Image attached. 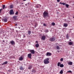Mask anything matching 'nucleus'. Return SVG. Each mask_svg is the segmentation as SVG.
Wrapping results in <instances>:
<instances>
[{
  "mask_svg": "<svg viewBox=\"0 0 74 74\" xmlns=\"http://www.w3.org/2000/svg\"><path fill=\"white\" fill-rule=\"evenodd\" d=\"M60 74H62L63 73V70H61L60 71Z\"/></svg>",
  "mask_w": 74,
  "mask_h": 74,
  "instance_id": "24",
  "label": "nucleus"
},
{
  "mask_svg": "<svg viewBox=\"0 0 74 74\" xmlns=\"http://www.w3.org/2000/svg\"><path fill=\"white\" fill-rule=\"evenodd\" d=\"M32 73H35L36 72V71L35 69H32Z\"/></svg>",
  "mask_w": 74,
  "mask_h": 74,
  "instance_id": "13",
  "label": "nucleus"
},
{
  "mask_svg": "<svg viewBox=\"0 0 74 74\" xmlns=\"http://www.w3.org/2000/svg\"><path fill=\"white\" fill-rule=\"evenodd\" d=\"M36 43H37V44H38V41H36Z\"/></svg>",
  "mask_w": 74,
  "mask_h": 74,
  "instance_id": "40",
  "label": "nucleus"
},
{
  "mask_svg": "<svg viewBox=\"0 0 74 74\" xmlns=\"http://www.w3.org/2000/svg\"><path fill=\"white\" fill-rule=\"evenodd\" d=\"M38 6L39 7H41V5H38Z\"/></svg>",
  "mask_w": 74,
  "mask_h": 74,
  "instance_id": "35",
  "label": "nucleus"
},
{
  "mask_svg": "<svg viewBox=\"0 0 74 74\" xmlns=\"http://www.w3.org/2000/svg\"><path fill=\"white\" fill-rule=\"evenodd\" d=\"M3 20L5 22H7V19L6 18H3Z\"/></svg>",
  "mask_w": 74,
  "mask_h": 74,
  "instance_id": "14",
  "label": "nucleus"
},
{
  "mask_svg": "<svg viewBox=\"0 0 74 74\" xmlns=\"http://www.w3.org/2000/svg\"><path fill=\"white\" fill-rule=\"evenodd\" d=\"M20 69L21 70H23V68L22 67H20Z\"/></svg>",
  "mask_w": 74,
  "mask_h": 74,
  "instance_id": "28",
  "label": "nucleus"
},
{
  "mask_svg": "<svg viewBox=\"0 0 74 74\" xmlns=\"http://www.w3.org/2000/svg\"><path fill=\"white\" fill-rule=\"evenodd\" d=\"M19 60L22 61L23 60V55H21V57L19 58Z\"/></svg>",
  "mask_w": 74,
  "mask_h": 74,
  "instance_id": "6",
  "label": "nucleus"
},
{
  "mask_svg": "<svg viewBox=\"0 0 74 74\" xmlns=\"http://www.w3.org/2000/svg\"><path fill=\"white\" fill-rule=\"evenodd\" d=\"M58 44H56V45H57Z\"/></svg>",
  "mask_w": 74,
  "mask_h": 74,
  "instance_id": "52",
  "label": "nucleus"
},
{
  "mask_svg": "<svg viewBox=\"0 0 74 74\" xmlns=\"http://www.w3.org/2000/svg\"><path fill=\"white\" fill-rule=\"evenodd\" d=\"M68 64L69 65H72L73 64V63L71 62H68Z\"/></svg>",
  "mask_w": 74,
  "mask_h": 74,
  "instance_id": "15",
  "label": "nucleus"
},
{
  "mask_svg": "<svg viewBox=\"0 0 74 74\" xmlns=\"http://www.w3.org/2000/svg\"><path fill=\"white\" fill-rule=\"evenodd\" d=\"M68 26V25L66 23L64 24V27H67Z\"/></svg>",
  "mask_w": 74,
  "mask_h": 74,
  "instance_id": "17",
  "label": "nucleus"
},
{
  "mask_svg": "<svg viewBox=\"0 0 74 74\" xmlns=\"http://www.w3.org/2000/svg\"><path fill=\"white\" fill-rule=\"evenodd\" d=\"M65 5L66 7V8H68L69 7V5L67 4H66Z\"/></svg>",
  "mask_w": 74,
  "mask_h": 74,
  "instance_id": "22",
  "label": "nucleus"
},
{
  "mask_svg": "<svg viewBox=\"0 0 74 74\" xmlns=\"http://www.w3.org/2000/svg\"><path fill=\"white\" fill-rule=\"evenodd\" d=\"M35 46L36 48H38L39 47V44H36Z\"/></svg>",
  "mask_w": 74,
  "mask_h": 74,
  "instance_id": "18",
  "label": "nucleus"
},
{
  "mask_svg": "<svg viewBox=\"0 0 74 74\" xmlns=\"http://www.w3.org/2000/svg\"><path fill=\"white\" fill-rule=\"evenodd\" d=\"M60 51H57V52H58V53H59V52H60Z\"/></svg>",
  "mask_w": 74,
  "mask_h": 74,
  "instance_id": "42",
  "label": "nucleus"
},
{
  "mask_svg": "<svg viewBox=\"0 0 74 74\" xmlns=\"http://www.w3.org/2000/svg\"><path fill=\"white\" fill-rule=\"evenodd\" d=\"M29 3H28L27 5H29Z\"/></svg>",
  "mask_w": 74,
  "mask_h": 74,
  "instance_id": "47",
  "label": "nucleus"
},
{
  "mask_svg": "<svg viewBox=\"0 0 74 74\" xmlns=\"http://www.w3.org/2000/svg\"><path fill=\"white\" fill-rule=\"evenodd\" d=\"M30 52L32 54H34V53H35V51H34V50H30Z\"/></svg>",
  "mask_w": 74,
  "mask_h": 74,
  "instance_id": "8",
  "label": "nucleus"
},
{
  "mask_svg": "<svg viewBox=\"0 0 74 74\" xmlns=\"http://www.w3.org/2000/svg\"><path fill=\"white\" fill-rule=\"evenodd\" d=\"M66 36L67 39H69V34H67Z\"/></svg>",
  "mask_w": 74,
  "mask_h": 74,
  "instance_id": "23",
  "label": "nucleus"
},
{
  "mask_svg": "<svg viewBox=\"0 0 74 74\" xmlns=\"http://www.w3.org/2000/svg\"><path fill=\"white\" fill-rule=\"evenodd\" d=\"M49 13L47 11H45L43 13V17L44 18H45L47 16H49Z\"/></svg>",
  "mask_w": 74,
  "mask_h": 74,
  "instance_id": "1",
  "label": "nucleus"
},
{
  "mask_svg": "<svg viewBox=\"0 0 74 74\" xmlns=\"http://www.w3.org/2000/svg\"><path fill=\"white\" fill-rule=\"evenodd\" d=\"M41 39L42 40H45V35L42 36L41 37Z\"/></svg>",
  "mask_w": 74,
  "mask_h": 74,
  "instance_id": "10",
  "label": "nucleus"
},
{
  "mask_svg": "<svg viewBox=\"0 0 74 74\" xmlns=\"http://www.w3.org/2000/svg\"><path fill=\"white\" fill-rule=\"evenodd\" d=\"M17 16H13V18L14 19V20H15V21L18 20V19H17Z\"/></svg>",
  "mask_w": 74,
  "mask_h": 74,
  "instance_id": "11",
  "label": "nucleus"
},
{
  "mask_svg": "<svg viewBox=\"0 0 74 74\" xmlns=\"http://www.w3.org/2000/svg\"><path fill=\"white\" fill-rule=\"evenodd\" d=\"M60 64H61V63H60V62H58V64H57V66H58V67H59V66H60Z\"/></svg>",
  "mask_w": 74,
  "mask_h": 74,
  "instance_id": "19",
  "label": "nucleus"
},
{
  "mask_svg": "<svg viewBox=\"0 0 74 74\" xmlns=\"http://www.w3.org/2000/svg\"><path fill=\"white\" fill-rule=\"evenodd\" d=\"M32 68V65L29 66V67L28 68V69H29V70H31V69Z\"/></svg>",
  "mask_w": 74,
  "mask_h": 74,
  "instance_id": "16",
  "label": "nucleus"
},
{
  "mask_svg": "<svg viewBox=\"0 0 74 74\" xmlns=\"http://www.w3.org/2000/svg\"><path fill=\"white\" fill-rule=\"evenodd\" d=\"M7 63H8V62L7 61H5L4 62V64H7Z\"/></svg>",
  "mask_w": 74,
  "mask_h": 74,
  "instance_id": "29",
  "label": "nucleus"
},
{
  "mask_svg": "<svg viewBox=\"0 0 74 74\" xmlns=\"http://www.w3.org/2000/svg\"><path fill=\"white\" fill-rule=\"evenodd\" d=\"M2 64V65H4L5 64H4V63H3Z\"/></svg>",
  "mask_w": 74,
  "mask_h": 74,
  "instance_id": "44",
  "label": "nucleus"
},
{
  "mask_svg": "<svg viewBox=\"0 0 74 74\" xmlns=\"http://www.w3.org/2000/svg\"><path fill=\"white\" fill-rule=\"evenodd\" d=\"M1 10H3V9H0V13H1Z\"/></svg>",
  "mask_w": 74,
  "mask_h": 74,
  "instance_id": "36",
  "label": "nucleus"
},
{
  "mask_svg": "<svg viewBox=\"0 0 74 74\" xmlns=\"http://www.w3.org/2000/svg\"><path fill=\"white\" fill-rule=\"evenodd\" d=\"M51 53L50 52H47L46 54V56H50L51 55Z\"/></svg>",
  "mask_w": 74,
  "mask_h": 74,
  "instance_id": "9",
  "label": "nucleus"
},
{
  "mask_svg": "<svg viewBox=\"0 0 74 74\" xmlns=\"http://www.w3.org/2000/svg\"><path fill=\"white\" fill-rule=\"evenodd\" d=\"M45 32H48L49 31L48 30H46L45 31Z\"/></svg>",
  "mask_w": 74,
  "mask_h": 74,
  "instance_id": "38",
  "label": "nucleus"
},
{
  "mask_svg": "<svg viewBox=\"0 0 74 74\" xmlns=\"http://www.w3.org/2000/svg\"><path fill=\"white\" fill-rule=\"evenodd\" d=\"M63 58H61L60 59V61H61V62H63Z\"/></svg>",
  "mask_w": 74,
  "mask_h": 74,
  "instance_id": "30",
  "label": "nucleus"
},
{
  "mask_svg": "<svg viewBox=\"0 0 74 74\" xmlns=\"http://www.w3.org/2000/svg\"><path fill=\"white\" fill-rule=\"evenodd\" d=\"M26 0H23V1H26Z\"/></svg>",
  "mask_w": 74,
  "mask_h": 74,
  "instance_id": "49",
  "label": "nucleus"
},
{
  "mask_svg": "<svg viewBox=\"0 0 74 74\" xmlns=\"http://www.w3.org/2000/svg\"><path fill=\"white\" fill-rule=\"evenodd\" d=\"M51 25L52 26H55V23L53 22L52 23Z\"/></svg>",
  "mask_w": 74,
  "mask_h": 74,
  "instance_id": "27",
  "label": "nucleus"
},
{
  "mask_svg": "<svg viewBox=\"0 0 74 74\" xmlns=\"http://www.w3.org/2000/svg\"><path fill=\"white\" fill-rule=\"evenodd\" d=\"M15 28H17V27H16Z\"/></svg>",
  "mask_w": 74,
  "mask_h": 74,
  "instance_id": "54",
  "label": "nucleus"
},
{
  "mask_svg": "<svg viewBox=\"0 0 74 74\" xmlns=\"http://www.w3.org/2000/svg\"><path fill=\"white\" fill-rule=\"evenodd\" d=\"M69 45H72V44H73V43H72L71 42H69Z\"/></svg>",
  "mask_w": 74,
  "mask_h": 74,
  "instance_id": "26",
  "label": "nucleus"
},
{
  "mask_svg": "<svg viewBox=\"0 0 74 74\" xmlns=\"http://www.w3.org/2000/svg\"><path fill=\"white\" fill-rule=\"evenodd\" d=\"M27 57L28 58L31 59L32 58V53H30L28 54Z\"/></svg>",
  "mask_w": 74,
  "mask_h": 74,
  "instance_id": "7",
  "label": "nucleus"
},
{
  "mask_svg": "<svg viewBox=\"0 0 74 74\" xmlns=\"http://www.w3.org/2000/svg\"><path fill=\"white\" fill-rule=\"evenodd\" d=\"M57 1H58V2H60V0H57Z\"/></svg>",
  "mask_w": 74,
  "mask_h": 74,
  "instance_id": "39",
  "label": "nucleus"
},
{
  "mask_svg": "<svg viewBox=\"0 0 74 74\" xmlns=\"http://www.w3.org/2000/svg\"><path fill=\"white\" fill-rule=\"evenodd\" d=\"M17 26V24H15V26Z\"/></svg>",
  "mask_w": 74,
  "mask_h": 74,
  "instance_id": "43",
  "label": "nucleus"
},
{
  "mask_svg": "<svg viewBox=\"0 0 74 74\" xmlns=\"http://www.w3.org/2000/svg\"><path fill=\"white\" fill-rule=\"evenodd\" d=\"M5 5H2V10H4V8H5Z\"/></svg>",
  "mask_w": 74,
  "mask_h": 74,
  "instance_id": "21",
  "label": "nucleus"
},
{
  "mask_svg": "<svg viewBox=\"0 0 74 74\" xmlns=\"http://www.w3.org/2000/svg\"><path fill=\"white\" fill-rule=\"evenodd\" d=\"M66 3H62V5H66Z\"/></svg>",
  "mask_w": 74,
  "mask_h": 74,
  "instance_id": "34",
  "label": "nucleus"
},
{
  "mask_svg": "<svg viewBox=\"0 0 74 74\" xmlns=\"http://www.w3.org/2000/svg\"><path fill=\"white\" fill-rule=\"evenodd\" d=\"M23 37H26V36H25V35H23Z\"/></svg>",
  "mask_w": 74,
  "mask_h": 74,
  "instance_id": "45",
  "label": "nucleus"
},
{
  "mask_svg": "<svg viewBox=\"0 0 74 74\" xmlns=\"http://www.w3.org/2000/svg\"><path fill=\"white\" fill-rule=\"evenodd\" d=\"M5 41L4 40H3V42H4Z\"/></svg>",
  "mask_w": 74,
  "mask_h": 74,
  "instance_id": "51",
  "label": "nucleus"
},
{
  "mask_svg": "<svg viewBox=\"0 0 74 74\" xmlns=\"http://www.w3.org/2000/svg\"><path fill=\"white\" fill-rule=\"evenodd\" d=\"M10 44H11V45H14L15 44V41H14L12 40L10 41Z\"/></svg>",
  "mask_w": 74,
  "mask_h": 74,
  "instance_id": "4",
  "label": "nucleus"
},
{
  "mask_svg": "<svg viewBox=\"0 0 74 74\" xmlns=\"http://www.w3.org/2000/svg\"><path fill=\"white\" fill-rule=\"evenodd\" d=\"M18 12L17 11L15 13V15H18Z\"/></svg>",
  "mask_w": 74,
  "mask_h": 74,
  "instance_id": "33",
  "label": "nucleus"
},
{
  "mask_svg": "<svg viewBox=\"0 0 74 74\" xmlns=\"http://www.w3.org/2000/svg\"><path fill=\"white\" fill-rule=\"evenodd\" d=\"M49 58H46L43 61L44 63L45 64H48L49 63Z\"/></svg>",
  "mask_w": 74,
  "mask_h": 74,
  "instance_id": "2",
  "label": "nucleus"
},
{
  "mask_svg": "<svg viewBox=\"0 0 74 74\" xmlns=\"http://www.w3.org/2000/svg\"><path fill=\"white\" fill-rule=\"evenodd\" d=\"M43 26H46V24L45 23L43 24Z\"/></svg>",
  "mask_w": 74,
  "mask_h": 74,
  "instance_id": "37",
  "label": "nucleus"
},
{
  "mask_svg": "<svg viewBox=\"0 0 74 74\" xmlns=\"http://www.w3.org/2000/svg\"><path fill=\"white\" fill-rule=\"evenodd\" d=\"M9 8L10 9H12V8H14V5H10V6H9Z\"/></svg>",
  "mask_w": 74,
  "mask_h": 74,
  "instance_id": "12",
  "label": "nucleus"
},
{
  "mask_svg": "<svg viewBox=\"0 0 74 74\" xmlns=\"http://www.w3.org/2000/svg\"><path fill=\"white\" fill-rule=\"evenodd\" d=\"M28 34H29V35H30V34H31V31H28Z\"/></svg>",
  "mask_w": 74,
  "mask_h": 74,
  "instance_id": "20",
  "label": "nucleus"
},
{
  "mask_svg": "<svg viewBox=\"0 0 74 74\" xmlns=\"http://www.w3.org/2000/svg\"><path fill=\"white\" fill-rule=\"evenodd\" d=\"M25 5H27V4H25Z\"/></svg>",
  "mask_w": 74,
  "mask_h": 74,
  "instance_id": "50",
  "label": "nucleus"
},
{
  "mask_svg": "<svg viewBox=\"0 0 74 74\" xmlns=\"http://www.w3.org/2000/svg\"><path fill=\"white\" fill-rule=\"evenodd\" d=\"M23 4V3H22V4Z\"/></svg>",
  "mask_w": 74,
  "mask_h": 74,
  "instance_id": "55",
  "label": "nucleus"
},
{
  "mask_svg": "<svg viewBox=\"0 0 74 74\" xmlns=\"http://www.w3.org/2000/svg\"><path fill=\"white\" fill-rule=\"evenodd\" d=\"M67 72L69 73H72V72H71V71H68Z\"/></svg>",
  "mask_w": 74,
  "mask_h": 74,
  "instance_id": "32",
  "label": "nucleus"
},
{
  "mask_svg": "<svg viewBox=\"0 0 74 74\" xmlns=\"http://www.w3.org/2000/svg\"><path fill=\"white\" fill-rule=\"evenodd\" d=\"M63 3H62V2H60V4H62Z\"/></svg>",
  "mask_w": 74,
  "mask_h": 74,
  "instance_id": "41",
  "label": "nucleus"
},
{
  "mask_svg": "<svg viewBox=\"0 0 74 74\" xmlns=\"http://www.w3.org/2000/svg\"><path fill=\"white\" fill-rule=\"evenodd\" d=\"M16 32H18V30L16 31Z\"/></svg>",
  "mask_w": 74,
  "mask_h": 74,
  "instance_id": "46",
  "label": "nucleus"
},
{
  "mask_svg": "<svg viewBox=\"0 0 74 74\" xmlns=\"http://www.w3.org/2000/svg\"><path fill=\"white\" fill-rule=\"evenodd\" d=\"M10 15H14V14L13 10H10Z\"/></svg>",
  "mask_w": 74,
  "mask_h": 74,
  "instance_id": "5",
  "label": "nucleus"
},
{
  "mask_svg": "<svg viewBox=\"0 0 74 74\" xmlns=\"http://www.w3.org/2000/svg\"><path fill=\"white\" fill-rule=\"evenodd\" d=\"M56 38L55 37H53L52 38H50L49 40L50 41H54L56 40Z\"/></svg>",
  "mask_w": 74,
  "mask_h": 74,
  "instance_id": "3",
  "label": "nucleus"
},
{
  "mask_svg": "<svg viewBox=\"0 0 74 74\" xmlns=\"http://www.w3.org/2000/svg\"><path fill=\"white\" fill-rule=\"evenodd\" d=\"M7 8V7H5V8Z\"/></svg>",
  "mask_w": 74,
  "mask_h": 74,
  "instance_id": "53",
  "label": "nucleus"
},
{
  "mask_svg": "<svg viewBox=\"0 0 74 74\" xmlns=\"http://www.w3.org/2000/svg\"><path fill=\"white\" fill-rule=\"evenodd\" d=\"M60 67H64V65L63 64H61L60 65Z\"/></svg>",
  "mask_w": 74,
  "mask_h": 74,
  "instance_id": "25",
  "label": "nucleus"
},
{
  "mask_svg": "<svg viewBox=\"0 0 74 74\" xmlns=\"http://www.w3.org/2000/svg\"><path fill=\"white\" fill-rule=\"evenodd\" d=\"M57 49H60V48H59V47L57 46Z\"/></svg>",
  "mask_w": 74,
  "mask_h": 74,
  "instance_id": "31",
  "label": "nucleus"
},
{
  "mask_svg": "<svg viewBox=\"0 0 74 74\" xmlns=\"http://www.w3.org/2000/svg\"><path fill=\"white\" fill-rule=\"evenodd\" d=\"M69 40H70V41H71V39H70Z\"/></svg>",
  "mask_w": 74,
  "mask_h": 74,
  "instance_id": "48",
  "label": "nucleus"
}]
</instances>
